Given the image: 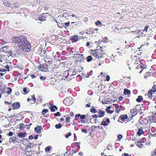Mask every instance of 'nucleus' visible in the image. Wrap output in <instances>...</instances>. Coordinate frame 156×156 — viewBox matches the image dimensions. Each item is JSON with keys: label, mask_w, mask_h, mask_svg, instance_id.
Masks as SVG:
<instances>
[{"label": "nucleus", "mask_w": 156, "mask_h": 156, "mask_svg": "<svg viewBox=\"0 0 156 156\" xmlns=\"http://www.w3.org/2000/svg\"><path fill=\"white\" fill-rule=\"evenodd\" d=\"M93 58L90 55L87 57L86 58V59L87 62H89L92 60Z\"/></svg>", "instance_id": "nucleus-35"}, {"label": "nucleus", "mask_w": 156, "mask_h": 156, "mask_svg": "<svg viewBox=\"0 0 156 156\" xmlns=\"http://www.w3.org/2000/svg\"><path fill=\"white\" fill-rule=\"evenodd\" d=\"M52 147L51 146H48L45 148V151H50V149Z\"/></svg>", "instance_id": "nucleus-39"}, {"label": "nucleus", "mask_w": 156, "mask_h": 156, "mask_svg": "<svg viewBox=\"0 0 156 156\" xmlns=\"http://www.w3.org/2000/svg\"><path fill=\"white\" fill-rule=\"evenodd\" d=\"M72 40L74 42H76L78 40V36L77 35H74L72 37Z\"/></svg>", "instance_id": "nucleus-27"}, {"label": "nucleus", "mask_w": 156, "mask_h": 156, "mask_svg": "<svg viewBox=\"0 0 156 156\" xmlns=\"http://www.w3.org/2000/svg\"><path fill=\"white\" fill-rule=\"evenodd\" d=\"M50 109L51 112H55V109L56 110H57V108L56 106L53 105L52 106L50 107Z\"/></svg>", "instance_id": "nucleus-24"}, {"label": "nucleus", "mask_w": 156, "mask_h": 156, "mask_svg": "<svg viewBox=\"0 0 156 156\" xmlns=\"http://www.w3.org/2000/svg\"><path fill=\"white\" fill-rule=\"evenodd\" d=\"M137 109L135 107L134 108L131 109L130 111V112L132 114H134V115H135L136 114Z\"/></svg>", "instance_id": "nucleus-25"}, {"label": "nucleus", "mask_w": 156, "mask_h": 156, "mask_svg": "<svg viewBox=\"0 0 156 156\" xmlns=\"http://www.w3.org/2000/svg\"><path fill=\"white\" fill-rule=\"evenodd\" d=\"M18 140V138L17 137L14 136L12 137H10L9 139V142L10 143L15 142L16 141L17 142V140Z\"/></svg>", "instance_id": "nucleus-16"}, {"label": "nucleus", "mask_w": 156, "mask_h": 156, "mask_svg": "<svg viewBox=\"0 0 156 156\" xmlns=\"http://www.w3.org/2000/svg\"><path fill=\"white\" fill-rule=\"evenodd\" d=\"M116 108L115 112L116 113H119L122 110V106H119L117 104L115 106Z\"/></svg>", "instance_id": "nucleus-13"}, {"label": "nucleus", "mask_w": 156, "mask_h": 156, "mask_svg": "<svg viewBox=\"0 0 156 156\" xmlns=\"http://www.w3.org/2000/svg\"><path fill=\"white\" fill-rule=\"evenodd\" d=\"M40 79L41 80L43 81L46 78L45 77L43 76H41L40 77Z\"/></svg>", "instance_id": "nucleus-52"}, {"label": "nucleus", "mask_w": 156, "mask_h": 156, "mask_svg": "<svg viewBox=\"0 0 156 156\" xmlns=\"http://www.w3.org/2000/svg\"><path fill=\"white\" fill-rule=\"evenodd\" d=\"M71 118H70L69 116L67 117L66 118V123H67L69 122L70 121V119Z\"/></svg>", "instance_id": "nucleus-45"}, {"label": "nucleus", "mask_w": 156, "mask_h": 156, "mask_svg": "<svg viewBox=\"0 0 156 156\" xmlns=\"http://www.w3.org/2000/svg\"><path fill=\"white\" fill-rule=\"evenodd\" d=\"M90 104H87L86 105V108H89L90 107Z\"/></svg>", "instance_id": "nucleus-59"}, {"label": "nucleus", "mask_w": 156, "mask_h": 156, "mask_svg": "<svg viewBox=\"0 0 156 156\" xmlns=\"http://www.w3.org/2000/svg\"><path fill=\"white\" fill-rule=\"evenodd\" d=\"M26 134V133L24 132H20L19 133L18 136L19 137H21V138H23L25 137Z\"/></svg>", "instance_id": "nucleus-23"}, {"label": "nucleus", "mask_w": 156, "mask_h": 156, "mask_svg": "<svg viewBox=\"0 0 156 156\" xmlns=\"http://www.w3.org/2000/svg\"><path fill=\"white\" fill-rule=\"evenodd\" d=\"M8 135L9 136H11L13 135V133L12 132H10Z\"/></svg>", "instance_id": "nucleus-58"}, {"label": "nucleus", "mask_w": 156, "mask_h": 156, "mask_svg": "<svg viewBox=\"0 0 156 156\" xmlns=\"http://www.w3.org/2000/svg\"><path fill=\"white\" fill-rule=\"evenodd\" d=\"M4 5L6 7H9L11 4L9 2L7 1L4 2Z\"/></svg>", "instance_id": "nucleus-31"}, {"label": "nucleus", "mask_w": 156, "mask_h": 156, "mask_svg": "<svg viewBox=\"0 0 156 156\" xmlns=\"http://www.w3.org/2000/svg\"><path fill=\"white\" fill-rule=\"evenodd\" d=\"M7 88L8 90L7 91L6 93L9 94H10L12 91V88L9 87H8Z\"/></svg>", "instance_id": "nucleus-32"}, {"label": "nucleus", "mask_w": 156, "mask_h": 156, "mask_svg": "<svg viewBox=\"0 0 156 156\" xmlns=\"http://www.w3.org/2000/svg\"><path fill=\"white\" fill-rule=\"evenodd\" d=\"M137 146L140 147L141 148L142 147L143 145L141 142H138L137 144Z\"/></svg>", "instance_id": "nucleus-44"}, {"label": "nucleus", "mask_w": 156, "mask_h": 156, "mask_svg": "<svg viewBox=\"0 0 156 156\" xmlns=\"http://www.w3.org/2000/svg\"><path fill=\"white\" fill-rule=\"evenodd\" d=\"M143 100V97L141 95L139 96L138 98L136 100L137 102H141Z\"/></svg>", "instance_id": "nucleus-26"}, {"label": "nucleus", "mask_w": 156, "mask_h": 156, "mask_svg": "<svg viewBox=\"0 0 156 156\" xmlns=\"http://www.w3.org/2000/svg\"><path fill=\"white\" fill-rule=\"evenodd\" d=\"M69 114L71 117H73L74 116V114L73 112H70Z\"/></svg>", "instance_id": "nucleus-62"}, {"label": "nucleus", "mask_w": 156, "mask_h": 156, "mask_svg": "<svg viewBox=\"0 0 156 156\" xmlns=\"http://www.w3.org/2000/svg\"><path fill=\"white\" fill-rule=\"evenodd\" d=\"M48 110L47 109H43V111H42V112H41L42 115H44L46 113L48 112Z\"/></svg>", "instance_id": "nucleus-37"}, {"label": "nucleus", "mask_w": 156, "mask_h": 156, "mask_svg": "<svg viewBox=\"0 0 156 156\" xmlns=\"http://www.w3.org/2000/svg\"><path fill=\"white\" fill-rule=\"evenodd\" d=\"M105 114V111L100 110H99V114L98 115V117L99 118H101L104 116Z\"/></svg>", "instance_id": "nucleus-20"}, {"label": "nucleus", "mask_w": 156, "mask_h": 156, "mask_svg": "<svg viewBox=\"0 0 156 156\" xmlns=\"http://www.w3.org/2000/svg\"><path fill=\"white\" fill-rule=\"evenodd\" d=\"M38 137L39 135L37 134L36 135V136L34 137V138L36 140L38 138Z\"/></svg>", "instance_id": "nucleus-63"}, {"label": "nucleus", "mask_w": 156, "mask_h": 156, "mask_svg": "<svg viewBox=\"0 0 156 156\" xmlns=\"http://www.w3.org/2000/svg\"><path fill=\"white\" fill-rule=\"evenodd\" d=\"M62 127V125L61 123H59L55 125V127L57 129L61 128Z\"/></svg>", "instance_id": "nucleus-36"}, {"label": "nucleus", "mask_w": 156, "mask_h": 156, "mask_svg": "<svg viewBox=\"0 0 156 156\" xmlns=\"http://www.w3.org/2000/svg\"><path fill=\"white\" fill-rule=\"evenodd\" d=\"M91 108H92L90 110V112L93 113H96L97 112V110L94 108V107L92 106Z\"/></svg>", "instance_id": "nucleus-33"}, {"label": "nucleus", "mask_w": 156, "mask_h": 156, "mask_svg": "<svg viewBox=\"0 0 156 156\" xmlns=\"http://www.w3.org/2000/svg\"><path fill=\"white\" fill-rule=\"evenodd\" d=\"M106 80L107 81H109L110 79V77L108 75L106 76Z\"/></svg>", "instance_id": "nucleus-55"}, {"label": "nucleus", "mask_w": 156, "mask_h": 156, "mask_svg": "<svg viewBox=\"0 0 156 156\" xmlns=\"http://www.w3.org/2000/svg\"><path fill=\"white\" fill-rule=\"evenodd\" d=\"M19 5V3L16 2L14 3L12 6V8L13 9H16L18 8Z\"/></svg>", "instance_id": "nucleus-29"}, {"label": "nucleus", "mask_w": 156, "mask_h": 156, "mask_svg": "<svg viewBox=\"0 0 156 156\" xmlns=\"http://www.w3.org/2000/svg\"><path fill=\"white\" fill-rule=\"evenodd\" d=\"M69 23H70L69 22H67V23H64V24L65 26H66V27H69V24H70Z\"/></svg>", "instance_id": "nucleus-51"}, {"label": "nucleus", "mask_w": 156, "mask_h": 156, "mask_svg": "<svg viewBox=\"0 0 156 156\" xmlns=\"http://www.w3.org/2000/svg\"><path fill=\"white\" fill-rule=\"evenodd\" d=\"M45 18L44 13H42L38 17V20L41 21H44L45 20Z\"/></svg>", "instance_id": "nucleus-17"}, {"label": "nucleus", "mask_w": 156, "mask_h": 156, "mask_svg": "<svg viewBox=\"0 0 156 156\" xmlns=\"http://www.w3.org/2000/svg\"><path fill=\"white\" fill-rule=\"evenodd\" d=\"M155 93V92L151 88L147 92V94H145V95H147V97L151 100L153 96V94Z\"/></svg>", "instance_id": "nucleus-6"}, {"label": "nucleus", "mask_w": 156, "mask_h": 156, "mask_svg": "<svg viewBox=\"0 0 156 156\" xmlns=\"http://www.w3.org/2000/svg\"><path fill=\"white\" fill-rule=\"evenodd\" d=\"M54 115L55 116H60L61 115V114L59 112H57V113H55L54 114Z\"/></svg>", "instance_id": "nucleus-46"}, {"label": "nucleus", "mask_w": 156, "mask_h": 156, "mask_svg": "<svg viewBox=\"0 0 156 156\" xmlns=\"http://www.w3.org/2000/svg\"><path fill=\"white\" fill-rule=\"evenodd\" d=\"M50 7L49 6V5H48L44 7V10L46 11H48L49 9L50 8Z\"/></svg>", "instance_id": "nucleus-41"}, {"label": "nucleus", "mask_w": 156, "mask_h": 156, "mask_svg": "<svg viewBox=\"0 0 156 156\" xmlns=\"http://www.w3.org/2000/svg\"><path fill=\"white\" fill-rule=\"evenodd\" d=\"M144 133V131L142 129H139L138 130V131L137 133V134L139 135L140 136L142 134Z\"/></svg>", "instance_id": "nucleus-30"}, {"label": "nucleus", "mask_w": 156, "mask_h": 156, "mask_svg": "<svg viewBox=\"0 0 156 156\" xmlns=\"http://www.w3.org/2000/svg\"><path fill=\"white\" fill-rule=\"evenodd\" d=\"M34 138L33 136L32 135H30L29 137V139L30 140H32Z\"/></svg>", "instance_id": "nucleus-61"}, {"label": "nucleus", "mask_w": 156, "mask_h": 156, "mask_svg": "<svg viewBox=\"0 0 156 156\" xmlns=\"http://www.w3.org/2000/svg\"><path fill=\"white\" fill-rule=\"evenodd\" d=\"M23 40L18 43V46L22 51L29 52L31 48V44L25 37H23Z\"/></svg>", "instance_id": "nucleus-1"}, {"label": "nucleus", "mask_w": 156, "mask_h": 156, "mask_svg": "<svg viewBox=\"0 0 156 156\" xmlns=\"http://www.w3.org/2000/svg\"><path fill=\"white\" fill-rule=\"evenodd\" d=\"M5 88H3L1 90V92L2 94L4 93L5 92Z\"/></svg>", "instance_id": "nucleus-54"}, {"label": "nucleus", "mask_w": 156, "mask_h": 156, "mask_svg": "<svg viewBox=\"0 0 156 156\" xmlns=\"http://www.w3.org/2000/svg\"><path fill=\"white\" fill-rule=\"evenodd\" d=\"M122 156H129V154L126 153H123L122 154Z\"/></svg>", "instance_id": "nucleus-57"}, {"label": "nucleus", "mask_w": 156, "mask_h": 156, "mask_svg": "<svg viewBox=\"0 0 156 156\" xmlns=\"http://www.w3.org/2000/svg\"><path fill=\"white\" fill-rule=\"evenodd\" d=\"M63 16L64 17L66 18L67 16H69V13L68 12H66L64 13L63 15Z\"/></svg>", "instance_id": "nucleus-38"}, {"label": "nucleus", "mask_w": 156, "mask_h": 156, "mask_svg": "<svg viewBox=\"0 0 156 156\" xmlns=\"http://www.w3.org/2000/svg\"><path fill=\"white\" fill-rule=\"evenodd\" d=\"M98 117V116L96 114H95L92 116V118H97Z\"/></svg>", "instance_id": "nucleus-64"}, {"label": "nucleus", "mask_w": 156, "mask_h": 156, "mask_svg": "<svg viewBox=\"0 0 156 156\" xmlns=\"http://www.w3.org/2000/svg\"><path fill=\"white\" fill-rule=\"evenodd\" d=\"M114 148V147L113 145L110 144H108L107 147V149L109 150H113Z\"/></svg>", "instance_id": "nucleus-22"}, {"label": "nucleus", "mask_w": 156, "mask_h": 156, "mask_svg": "<svg viewBox=\"0 0 156 156\" xmlns=\"http://www.w3.org/2000/svg\"><path fill=\"white\" fill-rule=\"evenodd\" d=\"M89 116V114H87L86 115H81L80 119H81V123H87V121L86 119V116Z\"/></svg>", "instance_id": "nucleus-9"}, {"label": "nucleus", "mask_w": 156, "mask_h": 156, "mask_svg": "<svg viewBox=\"0 0 156 156\" xmlns=\"http://www.w3.org/2000/svg\"><path fill=\"white\" fill-rule=\"evenodd\" d=\"M110 122V120L109 119H107L105 120V121L103 120L101 123V125H102L104 126H106L108 125V123Z\"/></svg>", "instance_id": "nucleus-11"}, {"label": "nucleus", "mask_w": 156, "mask_h": 156, "mask_svg": "<svg viewBox=\"0 0 156 156\" xmlns=\"http://www.w3.org/2000/svg\"><path fill=\"white\" fill-rule=\"evenodd\" d=\"M91 54L93 56L99 59L103 57L105 53L101 49H97L95 50H92L90 52Z\"/></svg>", "instance_id": "nucleus-3"}, {"label": "nucleus", "mask_w": 156, "mask_h": 156, "mask_svg": "<svg viewBox=\"0 0 156 156\" xmlns=\"http://www.w3.org/2000/svg\"><path fill=\"white\" fill-rule=\"evenodd\" d=\"M95 24L98 26V24L101 25V23L100 21L98 20L95 23Z\"/></svg>", "instance_id": "nucleus-50"}, {"label": "nucleus", "mask_w": 156, "mask_h": 156, "mask_svg": "<svg viewBox=\"0 0 156 156\" xmlns=\"http://www.w3.org/2000/svg\"><path fill=\"white\" fill-rule=\"evenodd\" d=\"M63 103L66 106L70 105L69 99L66 98L63 101Z\"/></svg>", "instance_id": "nucleus-21"}, {"label": "nucleus", "mask_w": 156, "mask_h": 156, "mask_svg": "<svg viewBox=\"0 0 156 156\" xmlns=\"http://www.w3.org/2000/svg\"><path fill=\"white\" fill-rule=\"evenodd\" d=\"M24 124L23 123H20L19 124V129H24V128L23 127V126H24Z\"/></svg>", "instance_id": "nucleus-40"}, {"label": "nucleus", "mask_w": 156, "mask_h": 156, "mask_svg": "<svg viewBox=\"0 0 156 156\" xmlns=\"http://www.w3.org/2000/svg\"><path fill=\"white\" fill-rule=\"evenodd\" d=\"M151 88L156 93V81L153 82V85Z\"/></svg>", "instance_id": "nucleus-28"}, {"label": "nucleus", "mask_w": 156, "mask_h": 156, "mask_svg": "<svg viewBox=\"0 0 156 156\" xmlns=\"http://www.w3.org/2000/svg\"><path fill=\"white\" fill-rule=\"evenodd\" d=\"M81 115L79 114H76L75 115V120L77 121L78 119L77 118L79 117H80Z\"/></svg>", "instance_id": "nucleus-43"}, {"label": "nucleus", "mask_w": 156, "mask_h": 156, "mask_svg": "<svg viewBox=\"0 0 156 156\" xmlns=\"http://www.w3.org/2000/svg\"><path fill=\"white\" fill-rule=\"evenodd\" d=\"M32 100L33 101V102H35L36 101V98L35 96V95L34 94H33L32 95V98H28L27 99V101L28 102H30V101Z\"/></svg>", "instance_id": "nucleus-18"}, {"label": "nucleus", "mask_w": 156, "mask_h": 156, "mask_svg": "<svg viewBox=\"0 0 156 156\" xmlns=\"http://www.w3.org/2000/svg\"><path fill=\"white\" fill-rule=\"evenodd\" d=\"M20 103L19 102H14L12 105V107L13 110L19 109L20 107Z\"/></svg>", "instance_id": "nucleus-7"}, {"label": "nucleus", "mask_w": 156, "mask_h": 156, "mask_svg": "<svg viewBox=\"0 0 156 156\" xmlns=\"http://www.w3.org/2000/svg\"><path fill=\"white\" fill-rule=\"evenodd\" d=\"M75 55L76 58L77 59V61L81 62H83L85 60V58L83 55L77 53Z\"/></svg>", "instance_id": "nucleus-5"}, {"label": "nucleus", "mask_w": 156, "mask_h": 156, "mask_svg": "<svg viewBox=\"0 0 156 156\" xmlns=\"http://www.w3.org/2000/svg\"><path fill=\"white\" fill-rule=\"evenodd\" d=\"M141 51L139 50L136 51L131 55V59L128 61V64L129 66L138 65L140 63V56L142 53L139 51Z\"/></svg>", "instance_id": "nucleus-2"}, {"label": "nucleus", "mask_w": 156, "mask_h": 156, "mask_svg": "<svg viewBox=\"0 0 156 156\" xmlns=\"http://www.w3.org/2000/svg\"><path fill=\"white\" fill-rule=\"evenodd\" d=\"M110 107H109L108 108H107L106 109V112L108 113V114H111L112 113H113V111H110V110H108L107 109H110Z\"/></svg>", "instance_id": "nucleus-42"}, {"label": "nucleus", "mask_w": 156, "mask_h": 156, "mask_svg": "<svg viewBox=\"0 0 156 156\" xmlns=\"http://www.w3.org/2000/svg\"><path fill=\"white\" fill-rule=\"evenodd\" d=\"M42 129V127L41 126H38L34 128V130L36 133H40Z\"/></svg>", "instance_id": "nucleus-14"}, {"label": "nucleus", "mask_w": 156, "mask_h": 156, "mask_svg": "<svg viewBox=\"0 0 156 156\" xmlns=\"http://www.w3.org/2000/svg\"><path fill=\"white\" fill-rule=\"evenodd\" d=\"M71 152H72V153H70V156H73V154L76 153V151L74 149H73L72 151H71Z\"/></svg>", "instance_id": "nucleus-53"}, {"label": "nucleus", "mask_w": 156, "mask_h": 156, "mask_svg": "<svg viewBox=\"0 0 156 156\" xmlns=\"http://www.w3.org/2000/svg\"><path fill=\"white\" fill-rule=\"evenodd\" d=\"M131 93V91L130 90L127 89L125 88L124 89V93L123 94L125 95H129Z\"/></svg>", "instance_id": "nucleus-19"}, {"label": "nucleus", "mask_w": 156, "mask_h": 156, "mask_svg": "<svg viewBox=\"0 0 156 156\" xmlns=\"http://www.w3.org/2000/svg\"><path fill=\"white\" fill-rule=\"evenodd\" d=\"M24 36H13L12 37V41L13 43H19L21 41V38H23Z\"/></svg>", "instance_id": "nucleus-4"}, {"label": "nucleus", "mask_w": 156, "mask_h": 156, "mask_svg": "<svg viewBox=\"0 0 156 156\" xmlns=\"http://www.w3.org/2000/svg\"><path fill=\"white\" fill-rule=\"evenodd\" d=\"M33 151H30V152L27 151L26 152V156H33L32 153Z\"/></svg>", "instance_id": "nucleus-34"}, {"label": "nucleus", "mask_w": 156, "mask_h": 156, "mask_svg": "<svg viewBox=\"0 0 156 156\" xmlns=\"http://www.w3.org/2000/svg\"><path fill=\"white\" fill-rule=\"evenodd\" d=\"M149 27V26H146L145 27L144 29V31H145L146 32H147V29Z\"/></svg>", "instance_id": "nucleus-49"}, {"label": "nucleus", "mask_w": 156, "mask_h": 156, "mask_svg": "<svg viewBox=\"0 0 156 156\" xmlns=\"http://www.w3.org/2000/svg\"><path fill=\"white\" fill-rule=\"evenodd\" d=\"M48 68V66L45 63L41 64L39 66V69L41 70L47 69Z\"/></svg>", "instance_id": "nucleus-8"}, {"label": "nucleus", "mask_w": 156, "mask_h": 156, "mask_svg": "<svg viewBox=\"0 0 156 156\" xmlns=\"http://www.w3.org/2000/svg\"><path fill=\"white\" fill-rule=\"evenodd\" d=\"M122 135L121 134H119L118 136V139H119L122 138Z\"/></svg>", "instance_id": "nucleus-56"}, {"label": "nucleus", "mask_w": 156, "mask_h": 156, "mask_svg": "<svg viewBox=\"0 0 156 156\" xmlns=\"http://www.w3.org/2000/svg\"><path fill=\"white\" fill-rule=\"evenodd\" d=\"M128 118V117L127 115L126 114L121 115L119 117V119H120L122 121H124L125 119H126Z\"/></svg>", "instance_id": "nucleus-15"}, {"label": "nucleus", "mask_w": 156, "mask_h": 156, "mask_svg": "<svg viewBox=\"0 0 156 156\" xmlns=\"http://www.w3.org/2000/svg\"><path fill=\"white\" fill-rule=\"evenodd\" d=\"M152 155H153V156H154V155H156V151H154L152 153Z\"/></svg>", "instance_id": "nucleus-60"}, {"label": "nucleus", "mask_w": 156, "mask_h": 156, "mask_svg": "<svg viewBox=\"0 0 156 156\" xmlns=\"http://www.w3.org/2000/svg\"><path fill=\"white\" fill-rule=\"evenodd\" d=\"M152 73L150 72H147L145 73L144 75V78L147 80L149 77H151Z\"/></svg>", "instance_id": "nucleus-12"}, {"label": "nucleus", "mask_w": 156, "mask_h": 156, "mask_svg": "<svg viewBox=\"0 0 156 156\" xmlns=\"http://www.w3.org/2000/svg\"><path fill=\"white\" fill-rule=\"evenodd\" d=\"M81 131L83 133H87V130L85 129H81Z\"/></svg>", "instance_id": "nucleus-47"}, {"label": "nucleus", "mask_w": 156, "mask_h": 156, "mask_svg": "<svg viewBox=\"0 0 156 156\" xmlns=\"http://www.w3.org/2000/svg\"><path fill=\"white\" fill-rule=\"evenodd\" d=\"M143 69H142V66L139 65H138L136 67V72L139 73H141L142 72Z\"/></svg>", "instance_id": "nucleus-10"}, {"label": "nucleus", "mask_w": 156, "mask_h": 156, "mask_svg": "<svg viewBox=\"0 0 156 156\" xmlns=\"http://www.w3.org/2000/svg\"><path fill=\"white\" fill-rule=\"evenodd\" d=\"M23 90L24 93V94H26L28 93V92L27 91V89L26 87H24L23 88Z\"/></svg>", "instance_id": "nucleus-48"}]
</instances>
